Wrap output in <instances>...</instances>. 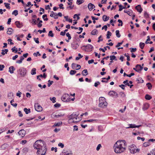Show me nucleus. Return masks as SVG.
<instances>
[{
    "label": "nucleus",
    "instance_id": "1",
    "mask_svg": "<svg viewBox=\"0 0 155 155\" xmlns=\"http://www.w3.org/2000/svg\"><path fill=\"white\" fill-rule=\"evenodd\" d=\"M127 143L124 140H119L117 141L114 146V152L117 153H120L126 150Z\"/></svg>",
    "mask_w": 155,
    "mask_h": 155
},
{
    "label": "nucleus",
    "instance_id": "2",
    "mask_svg": "<svg viewBox=\"0 0 155 155\" xmlns=\"http://www.w3.org/2000/svg\"><path fill=\"white\" fill-rule=\"evenodd\" d=\"M45 143L41 140H36L34 144V147L35 149L38 150L42 148V146H46Z\"/></svg>",
    "mask_w": 155,
    "mask_h": 155
},
{
    "label": "nucleus",
    "instance_id": "3",
    "mask_svg": "<svg viewBox=\"0 0 155 155\" xmlns=\"http://www.w3.org/2000/svg\"><path fill=\"white\" fill-rule=\"evenodd\" d=\"M76 112H73L71 114L68 116V117L69 119L68 120V122L69 123H77L78 121H74V119L77 120L78 118L76 116ZM79 120L78 121L80 120Z\"/></svg>",
    "mask_w": 155,
    "mask_h": 155
},
{
    "label": "nucleus",
    "instance_id": "4",
    "mask_svg": "<svg viewBox=\"0 0 155 155\" xmlns=\"http://www.w3.org/2000/svg\"><path fill=\"white\" fill-rule=\"evenodd\" d=\"M107 103L106 101V99L104 97H100L99 98V106L101 107H106Z\"/></svg>",
    "mask_w": 155,
    "mask_h": 155
},
{
    "label": "nucleus",
    "instance_id": "5",
    "mask_svg": "<svg viewBox=\"0 0 155 155\" xmlns=\"http://www.w3.org/2000/svg\"><path fill=\"white\" fill-rule=\"evenodd\" d=\"M47 151L46 146H42V148L38 150L37 154L38 155H45Z\"/></svg>",
    "mask_w": 155,
    "mask_h": 155
},
{
    "label": "nucleus",
    "instance_id": "6",
    "mask_svg": "<svg viewBox=\"0 0 155 155\" xmlns=\"http://www.w3.org/2000/svg\"><path fill=\"white\" fill-rule=\"evenodd\" d=\"M17 72L18 74L20 75L21 77H24L26 74L27 70L24 68H21L17 71Z\"/></svg>",
    "mask_w": 155,
    "mask_h": 155
},
{
    "label": "nucleus",
    "instance_id": "7",
    "mask_svg": "<svg viewBox=\"0 0 155 155\" xmlns=\"http://www.w3.org/2000/svg\"><path fill=\"white\" fill-rule=\"evenodd\" d=\"M69 97V95L67 94H65L63 95L61 97V99L63 101H68Z\"/></svg>",
    "mask_w": 155,
    "mask_h": 155
},
{
    "label": "nucleus",
    "instance_id": "8",
    "mask_svg": "<svg viewBox=\"0 0 155 155\" xmlns=\"http://www.w3.org/2000/svg\"><path fill=\"white\" fill-rule=\"evenodd\" d=\"M83 47L85 48L84 50L85 51H92V49L93 48V46L90 44H88L87 45H84Z\"/></svg>",
    "mask_w": 155,
    "mask_h": 155
},
{
    "label": "nucleus",
    "instance_id": "9",
    "mask_svg": "<svg viewBox=\"0 0 155 155\" xmlns=\"http://www.w3.org/2000/svg\"><path fill=\"white\" fill-rule=\"evenodd\" d=\"M136 146L134 144H131L129 147V149L130 150V152L131 153H134L135 152V147Z\"/></svg>",
    "mask_w": 155,
    "mask_h": 155
},
{
    "label": "nucleus",
    "instance_id": "10",
    "mask_svg": "<svg viewBox=\"0 0 155 155\" xmlns=\"http://www.w3.org/2000/svg\"><path fill=\"white\" fill-rule=\"evenodd\" d=\"M35 110L38 112H40L42 110V107L38 103L35 104Z\"/></svg>",
    "mask_w": 155,
    "mask_h": 155
},
{
    "label": "nucleus",
    "instance_id": "11",
    "mask_svg": "<svg viewBox=\"0 0 155 155\" xmlns=\"http://www.w3.org/2000/svg\"><path fill=\"white\" fill-rule=\"evenodd\" d=\"M61 155H73L71 151H67L65 150H64Z\"/></svg>",
    "mask_w": 155,
    "mask_h": 155
},
{
    "label": "nucleus",
    "instance_id": "12",
    "mask_svg": "<svg viewBox=\"0 0 155 155\" xmlns=\"http://www.w3.org/2000/svg\"><path fill=\"white\" fill-rule=\"evenodd\" d=\"M18 134L21 137H24L25 134V131L23 129L20 130L18 132Z\"/></svg>",
    "mask_w": 155,
    "mask_h": 155
},
{
    "label": "nucleus",
    "instance_id": "13",
    "mask_svg": "<svg viewBox=\"0 0 155 155\" xmlns=\"http://www.w3.org/2000/svg\"><path fill=\"white\" fill-rule=\"evenodd\" d=\"M143 69V67L140 64L136 65V72L140 73Z\"/></svg>",
    "mask_w": 155,
    "mask_h": 155
},
{
    "label": "nucleus",
    "instance_id": "14",
    "mask_svg": "<svg viewBox=\"0 0 155 155\" xmlns=\"http://www.w3.org/2000/svg\"><path fill=\"white\" fill-rule=\"evenodd\" d=\"M95 6L91 3H89L88 5V8L90 11H91L95 8Z\"/></svg>",
    "mask_w": 155,
    "mask_h": 155
},
{
    "label": "nucleus",
    "instance_id": "15",
    "mask_svg": "<svg viewBox=\"0 0 155 155\" xmlns=\"http://www.w3.org/2000/svg\"><path fill=\"white\" fill-rule=\"evenodd\" d=\"M79 45L76 43H73L71 44V47L74 49H76L79 46Z\"/></svg>",
    "mask_w": 155,
    "mask_h": 155
},
{
    "label": "nucleus",
    "instance_id": "16",
    "mask_svg": "<svg viewBox=\"0 0 155 155\" xmlns=\"http://www.w3.org/2000/svg\"><path fill=\"white\" fill-rule=\"evenodd\" d=\"M136 10H137V11L139 12V13H141L143 11V9L141 8V5H139L137 6H136Z\"/></svg>",
    "mask_w": 155,
    "mask_h": 155
},
{
    "label": "nucleus",
    "instance_id": "17",
    "mask_svg": "<svg viewBox=\"0 0 155 155\" xmlns=\"http://www.w3.org/2000/svg\"><path fill=\"white\" fill-rule=\"evenodd\" d=\"M15 23L17 27L18 28H21L23 26L22 23H21L19 21H16Z\"/></svg>",
    "mask_w": 155,
    "mask_h": 155
},
{
    "label": "nucleus",
    "instance_id": "18",
    "mask_svg": "<svg viewBox=\"0 0 155 155\" xmlns=\"http://www.w3.org/2000/svg\"><path fill=\"white\" fill-rule=\"evenodd\" d=\"M15 70V68L13 66H11L9 68V72L11 74H13L14 73V71Z\"/></svg>",
    "mask_w": 155,
    "mask_h": 155
},
{
    "label": "nucleus",
    "instance_id": "19",
    "mask_svg": "<svg viewBox=\"0 0 155 155\" xmlns=\"http://www.w3.org/2000/svg\"><path fill=\"white\" fill-rule=\"evenodd\" d=\"M149 107L148 104L147 103H146L144 104L142 107V109L144 110H146Z\"/></svg>",
    "mask_w": 155,
    "mask_h": 155
},
{
    "label": "nucleus",
    "instance_id": "20",
    "mask_svg": "<svg viewBox=\"0 0 155 155\" xmlns=\"http://www.w3.org/2000/svg\"><path fill=\"white\" fill-rule=\"evenodd\" d=\"M24 59V58L23 56H21L20 57V60H17L16 61V63L18 64H20L22 62L23 60Z\"/></svg>",
    "mask_w": 155,
    "mask_h": 155
},
{
    "label": "nucleus",
    "instance_id": "21",
    "mask_svg": "<svg viewBox=\"0 0 155 155\" xmlns=\"http://www.w3.org/2000/svg\"><path fill=\"white\" fill-rule=\"evenodd\" d=\"M103 20L104 21H106L108 20L109 19V16H107L105 15H103L102 17Z\"/></svg>",
    "mask_w": 155,
    "mask_h": 155
},
{
    "label": "nucleus",
    "instance_id": "22",
    "mask_svg": "<svg viewBox=\"0 0 155 155\" xmlns=\"http://www.w3.org/2000/svg\"><path fill=\"white\" fill-rule=\"evenodd\" d=\"M8 31H7V34L9 35H11L12 33L13 30L12 28H8Z\"/></svg>",
    "mask_w": 155,
    "mask_h": 155
},
{
    "label": "nucleus",
    "instance_id": "23",
    "mask_svg": "<svg viewBox=\"0 0 155 155\" xmlns=\"http://www.w3.org/2000/svg\"><path fill=\"white\" fill-rule=\"evenodd\" d=\"M82 74L83 76H86L88 74V71L87 69L83 70L82 72Z\"/></svg>",
    "mask_w": 155,
    "mask_h": 155
},
{
    "label": "nucleus",
    "instance_id": "24",
    "mask_svg": "<svg viewBox=\"0 0 155 155\" xmlns=\"http://www.w3.org/2000/svg\"><path fill=\"white\" fill-rule=\"evenodd\" d=\"M24 111L25 112L26 114H28L31 112L30 109L29 108L27 109L26 108H25L24 109Z\"/></svg>",
    "mask_w": 155,
    "mask_h": 155
},
{
    "label": "nucleus",
    "instance_id": "25",
    "mask_svg": "<svg viewBox=\"0 0 155 155\" xmlns=\"http://www.w3.org/2000/svg\"><path fill=\"white\" fill-rule=\"evenodd\" d=\"M98 33V31L96 29H94L92 31L91 34L92 35H95Z\"/></svg>",
    "mask_w": 155,
    "mask_h": 155
},
{
    "label": "nucleus",
    "instance_id": "26",
    "mask_svg": "<svg viewBox=\"0 0 155 155\" xmlns=\"http://www.w3.org/2000/svg\"><path fill=\"white\" fill-rule=\"evenodd\" d=\"M129 126V127H126L127 129H128L129 128H136V125L135 124H129L128 125Z\"/></svg>",
    "mask_w": 155,
    "mask_h": 155
},
{
    "label": "nucleus",
    "instance_id": "27",
    "mask_svg": "<svg viewBox=\"0 0 155 155\" xmlns=\"http://www.w3.org/2000/svg\"><path fill=\"white\" fill-rule=\"evenodd\" d=\"M145 99L147 100H150L152 98V97L149 95L147 94L145 96Z\"/></svg>",
    "mask_w": 155,
    "mask_h": 155
},
{
    "label": "nucleus",
    "instance_id": "28",
    "mask_svg": "<svg viewBox=\"0 0 155 155\" xmlns=\"http://www.w3.org/2000/svg\"><path fill=\"white\" fill-rule=\"evenodd\" d=\"M110 60L112 61L113 60H114L116 61L117 60V59L116 58V56L114 55L110 56Z\"/></svg>",
    "mask_w": 155,
    "mask_h": 155
},
{
    "label": "nucleus",
    "instance_id": "29",
    "mask_svg": "<svg viewBox=\"0 0 155 155\" xmlns=\"http://www.w3.org/2000/svg\"><path fill=\"white\" fill-rule=\"evenodd\" d=\"M36 69L35 68H33L32 69L31 71V74L33 75L35 74H36Z\"/></svg>",
    "mask_w": 155,
    "mask_h": 155
},
{
    "label": "nucleus",
    "instance_id": "30",
    "mask_svg": "<svg viewBox=\"0 0 155 155\" xmlns=\"http://www.w3.org/2000/svg\"><path fill=\"white\" fill-rule=\"evenodd\" d=\"M112 33H111L109 31H107V39H109L110 38V36L111 35Z\"/></svg>",
    "mask_w": 155,
    "mask_h": 155
},
{
    "label": "nucleus",
    "instance_id": "31",
    "mask_svg": "<svg viewBox=\"0 0 155 155\" xmlns=\"http://www.w3.org/2000/svg\"><path fill=\"white\" fill-rule=\"evenodd\" d=\"M119 11H121L124 8L125 9V8H127L126 7V6L124 7L121 5H119Z\"/></svg>",
    "mask_w": 155,
    "mask_h": 155
},
{
    "label": "nucleus",
    "instance_id": "32",
    "mask_svg": "<svg viewBox=\"0 0 155 155\" xmlns=\"http://www.w3.org/2000/svg\"><path fill=\"white\" fill-rule=\"evenodd\" d=\"M116 93V92L114 91H110L109 93L108 94L110 96H113L115 95V94Z\"/></svg>",
    "mask_w": 155,
    "mask_h": 155
},
{
    "label": "nucleus",
    "instance_id": "33",
    "mask_svg": "<svg viewBox=\"0 0 155 155\" xmlns=\"http://www.w3.org/2000/svg\"><path fill=\"white\" fill-rule=\"evenodd\" d=\"M136 81H138V83H143L144 82L143 80L141 78H139Z\"/></svg>",
    "mask_w": 155,
    "mask_h": 155
},
{
    "label": "nucleus",
    "instance_id": "34",
    "mask_svg": "<svg viewBox=\"0 0 155 155\" xmlns=\"http://www.w3.org/2000/svg\"><path fill=\"white\" fill-rule=\"evenodd\" d=\"M84 2V0H77L76 3L78 5H80L83 3Z\"/></svg>",
    "mask_w": 155,
    "mask_h": 155
},
{
    "label": "nucleus",
    "instance_id": "35",
    "mask_svg": "<svg viewBox=\"0 0 155 155\" xmlns=\"http://www.w3.org/2000/svg\"><path fill=\"white\" fill-rule=\"evenodd\" d=\"M150 145V144L148 141L147 142H145L143 143V146L145 147L149 146Z\"/></svg>",
    "mask_w": 155,
    "mask_h": 155
},
{
    "label": "nucleus",
    "instance_id": "36",
    "mask_svg": "<svg viewBox=\"0 0 155 155\" xmlns=\"http://www.w3.org/2000/svg\"><path fill=\"white\" fill-rule=\"evenodd\" d=\"M146 85L149 89L150 90L151 89L152 87V85L150 83H148Z\"/></svg>",
    "mask_w": 155,
    "mask_h": 155
},
{
    "label": "nucleus",
    "instance_id": "37",
    "mask_svg": "<svg viewBox=\"0 0 155 155\" xmlns=\"http://www.w3.org/2000/svg\"><path fill=\"white\" fill-rule=\"evenodd\" d=\"M22 150L24 153H26L28 151L29 149L27 147H25Z\"/></svg>",
    "mask_w": 155,
    "mask_h": 155
},
{
    "label": "nucleus",
    "instance_id": "38",
    "mask_svg": "<svg viewBox=\"0 0 155 155\" xmlns=\"http://www.w3.org/2000/svg\"><path fill=\"white\" fill-rule=\"evenodd\" d=\"M145 45V44L144 43L140 42L139 45L141 49H143Z\"/></svg>",
    "mask_w": 155,
    "mask_h": 155
},
{
    "label": "nucleus",
    "instance_id": "39",
    "mask_svg": "<svg viewBox=\"0 0 155 155\" xmlns=\"http://www.w3.org/2000/svg\"><path fill=\"white\" fill-rule=\"evenodd\" d=\"M54 34L52 33V31H50L49 32L48 36L49 37H53L54 36Z\"/></svg>",
    "mask_w": 155,
    "mask_h": 155
},
{
    "label": "nucleus",
    "instance_id": "40",
    "mask_svg": "<svg viewBox=\"0 0 155 155\" xmlns=\"http://www.w3.org/2000/svg\"><path fill=\"white\" fill-rule=\"evenodd\" d=\"M4 4L5 5V6L7 9H9L10 8V7L9 6V4L7 3H4Z\"/></svg>",
    "mask_w": 155,
    "mask_h": 155
},
{
    "label": "nucleus",
    "instance_id": "41",
    "mask_svg": "<svg viewBox=\"0 0 155 155\" xmlns=\"http://www.w3.org/2000/svg\"><path fill=\"white\" fill-rule=\"evenodd\" d=\"M116 34L117 37L118 38H120V35L119 33V31L118 30L116 31Z\"/></svg>",
    "mask_w": 155,
    "mask_h": 155
},
{
    "label": "nucleus",
    "instance_id": "42",
    "mask_svg": "<svg viewBox=\"0 0 155 155\" xmlns=\"http://www.w3.org/2000/svg\"><path fill=\"white\" fill-rule=\"evenodd\" d=\"M32 25H35L36 24L37 21L35 19H32V21L31 22Z\"/></svg>",
    "mask_w": 155,
    "mask_h": 155
},
{
    "label": "nucleus",
    "instance_id": "43",
    "mask_svg": "<svg viewBox=\"0 0 155 155\" xmlns=\"http://www.w3.org/2000/svg\"><path fill=\"white\" fill-rule=\"evenodd\" d=\"M76 73V71L75 70H71L70 71V74L71 75H73Z\"/></svg>",
    "mask_w": 155,
    "mask_h": 155
},
{
    "label": "nucleus",
    "instance_id": "44",
    "mask_svg": "<svg viewBox=\"0 0 155 155\" xmlns=\"http://www.w3.org/2000/svg\"><path fill=\"white\" fill-rule=\"evenodd\" d=\"M18 14V11L16 10H15L12 12V14L14 15L15 16H17Z\"/></svg>",
    "mask_w": 155,
    "mask_h": 155
},
{
    "label": "nucleus",
    "instance_id": "45",
    "mask_svg": "<svg viewBox=\"0 0 155 155\" xmlns=\"http://www.w3.org/2000/svg\"><path fill=\"white\" fill-rule=\"evenodd\" d=\"M62 124V122H59L58 123H55L54 124V126H59L60 125H61Z\"/></svg>",
    "mask_w": 155,
    "mask_h": 155
},
{
    "label": "nucleus",
    "instance_id": "46",
    "mask_svg": "<svg viewBox=\"0 0 155 155\" xmlns=\"http://www.w3.org/2000/svg\"><path fill=\"white\" fill-rule=\"evenodd\" d=\"M144 16L146 18H148L149 17V14L146 12H144Z\"/></svg>",
    "mask_w": 155,
    "mask_h": 155
},
{
    "label": "nucleus",
    "instance_id": "47",
    "mask_svg": "<svg viewBox=\"0 0 155 155\" xmlns=\"http://www.w3.org/2000/svg\"><path fill=\"white\" fill-rule=\"evenodd\" d=\"M80 14L78 15L77 14H75L73 16V18H76V16L77 17V20H79L80 19V17H79V15H80Z\"/></svg>",
    "mask_w": 155,
    "mask_h": 155
},
{
    "label": "nucleus",
    "instance_id": "48",
    "mask_svg": "<svg viewBox=\"0 0 155 155\" xmlns=\"http://www.w3.org/2000/svg\"><path fill=\"white\" fill-rule=\"evenodd\" d=\"M148 155H155V149L152 150V151L150 152V154H148Z\"/></svg>",
    "mask_w": 155,
    "mask_h": 155
},
{
    "label": "nucleus",
    "instance_id": "49",
    "mask_svg": "<svg viewBox=\"0 0 155 155\" xmlns=\"http://www.w3.org/2000/svg\"><path fill=\"white\" fill-rule=\"evenodd\" d=\"M48 82H49V83H48V87H49L52 84V83H53V81H51L50 80H49L48 81Z\"/></svg>",
    "mask_w": 155,
    "mask_h": 155
},
{
    "label": "nucleus",
    "instance_id": "50",
    "mask_svg": "<svg viewBox=\"0 0 155 155\" xmlns=\"http://www.w3.org/2000/svg\"><path fill=\"white\" fill-rule=\"evenodd\" d=\"M61 105L60 104H58V103H56L54 105V106L56 108H58Z\"/></svg>",
    "mask_w": 155,
    "mask_h": 155
},
{
    "label": "nucleus",
    "instance_id": "51",
    "mask_svg": "<svg viewBox=\"0 0 155 155\" xmlns=\"http://www.w3.org/2000/svg\"><path fill=\"white\" fill-rule=\"evenodd\" d=\"M128 80H126L125 81H124L123 83L124 84H125V85H127L128 86H129V83H128Z\"/></svg>",
    "mask_w": 155,
    "mask_h": 155
},
{
    "label": "nucleus",
    "instance_id": "52",
    "mask_svg": "<svg viewBox=\"0 0 155 155\" xmlns=\"http://www.w3.org/2000/svg\"><path fill=\"white\" fill-rule=\"evenodd\" d=\"M117 21L118 22H119L121 24H118V26H120V25L121 26H122V25H123V22H122V20H121L120 19H118V20Z\"/></svg>",
    "mask_w": 155,
    "mask_h": 155
},
{
    "label": "nucleus",
    "instance_id": "53",
    "mask_svg": "<svg viewBox=\"0 0 155 155\" xmlns=\"http://www.w3.org/2000/svg\"><path fill=\"white\" fill-rule=\"evenodd\" d=\"M41 77L43 78H45L46 77L47 75L45 73H44L43 74H40L39 75Z\"/></svg>",
    "mask_w": 155,
    "mask_h": 155
},
{
    "label": "nucleus",
    "instance_id": "54",
    "mask_svg": "<svg viewBox=\"0 0 155 155\" xmlns=\"http://www.w3.org/2000/svg\"><path fill=\"white\" fill-rule=\"evenodd\" d=\"M50 99L52 101L53 103H55L56 102V98L55 97H53L52 98L51 97Z\"/></svg>",
    "mask_w": 155,
    "mask_h": 155
},
{
    "label": "nucleus",
    "instance_id": "55",
    "mask_svg": "<svg viewBox=\"0 0 155 155\" xmlns=\"http://www.w3.org/2000/svg\"><path fill=\"white\" fill-rule=\"evenodd\" d=\"M76 65H77V64H76L74 63H73L71 65V67H72V69H76L75 68L76 67Z\"/></svg>",
    "mask_w": 155,
    "mask_h": 155
},
{
    "label": "nucleus",
    "instance_id": "56",
    "mask_svg": "<svg viewBox=\"0 0 155 155\" xmlns=\"http://www.w3.org/2000/svg\"><path fill=\"white\" fill-rule=\"evenodd\" d=\"M34 39L36 43L39 44V41H38V38H34Z\"/></svg>",
    "mask_w": 155,
    "mask_h": 155
},
{
    "label": "nucleus",
    "instance_id": "57",
    "mask_svg": "<svg viewBox=\"0 0 155 155\" xmlns=\"http://www.w3.org/2000/svg\"><path fill=\"white\" fill-rule=\"evenodd\" d=\"M66 35L68 37V40H70L71 39V35L68 32L67 33H66Z\"/></svg>",
    "mask_w": 155,
    "mask_h": 155
},
{
    "label": "nucleus",
    "instance_id": "58",
    "mask_svg": "<svg viewBox=\"0 0 155 155\" xmlns=\"http://www.w3.org/2000/svg\"><path fill=\"white\" fill-rule=\"evenodd\" d=\"M123 42V41H122L121 42H119L117 43V44L116 46V47H118L120 46V45H122Z\"/></svg>",
    "mask_w": 155,
    "mask_h": 155
},
{
    "label": "nucleus",
    "instance_id": "59",
    "mask_svg": "<svg viewBox=\"0 0 155 155\" xmlns=\"http://www.w3.org/2000/svg\"><path fill=\"white\" fill-rule=\"evenodd\" d=\"M58 146L61 148H63L64 147V144L63 143H58Z\"/></svg>",
    "mask_w": 155,
    "mask_h": 155
},
{
    "label": "nucleus",
    "instance_id": "60",
    "mask_svg": "<svg viewBox=\"0 0 155 155\" xmlns=\"http://www.w3.org/2000/svg\"><path fill=\"white\" fill-rule=\"evenodd\" d=\"M100 84V83L99 81H97V82L95 83L94 84V86L95 87H97Z\"/></svg>",
    "mask_w": 155,
    "mask_h": 155
},
{
    "label": "nucleus",
    "instance_id": "61",
    "mask_svg": "<svg viewBox=\"0 0 155 155\" xmlns=\"http://www.w3.org/2000/svg\"><path fill=\"white\" fill-rule=\"evenodd\" d=\"M101 147V144H99L96 148V150L97 151H98L100 150V149Z\"/></svg>",
    "mask_w": 155,
    "mask_h": 155
},
{
    "label": "nucleus",
    "instance_id": "62",
    "mask_svg": "<svg viewBox=\"0 0 155 155\" xmlns=\"http://www.w3.org/2000/svg\"><path fill=\"white\" fill-rule=\"evenodd\" d=\"M124 56L127 57V60L128 61H130V57L129 55H127L126 54H124Z\"/></svg>",
    "mask_w": 155,
    "mask_h": 155
},
{
    "label": "nucleus",
    "instance_id": "63",
    "mask_svg": "<svg viewBox=\"0 0 155 155\" xmlns=\"http://www.w3.org/2000/svg\"><path fill=\"white\" fill-rule=\"evenodd\" d=\"M125 86V85L124 84H123L120 85L119 86V87H121V88L123 90H124L125 89V88H124Z\"/></svg>",
    "mask_w": 155,
    "mask_h": 155
},
{
    "label": "nucleus",
    "instance_id": "64",
    "mask_svg": "<svg viewBox=\"0 0 155 155\" xmlns=\"http://www.w3.org/2000/svg\"><path fill=\"white\" fill-rule=\"evenodd\" d=\"M5 66L4 65H0V71H2L3 70V68H4Z\"/></svg>",
    "mask_w": 155,
    "mask_h": 155
}]
</instances>
